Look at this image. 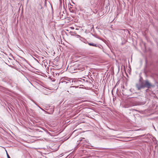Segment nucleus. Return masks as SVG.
I'll return each mask as SVG.
<instances>
[{"mask_svg":"<svg viewBox=\"0 0 158 158\" xmlns=\"http://www.w3.org/2000/svg\"><path fill=\"white\" fill-rule=\"evenodd\" d=\"M144 135H140L139 136H140V137H143V136H144Z\"/></svg>","mask_w":158,"mask_h":158,"instance_id":"nucleus-6","label":"nucleus"},{"mask_svg":"<svg viewBox=\"0 0 158 158\" xmlns=\"http://www.w3.org/2000/svg\"><path fill=\"white\" fill-rule=\"evenodd\" d=\"M88 44L90 46H94V47H97V46L96 44H94V43H88Z\"/></svg>","mask_w":158,"mask_h":158,"instance_id":"nucleus-3","label":"nucleus"},{"mask_svg":"<svg viewBox=\"0 0 158 158\" xmlns=\"http://www.w3.org/2000/svg\"><path fill=\"white\" fill-rule=\"evenodd\" d=\"M139 83H137L135 85L138 90H140L141 89L145 87L149 89L152 87H154L155 86L154 85L152 84L148 80L143 81L141 77L139 79Z\"/></svg>","mask_w":158,"mask_h":158,"instance_id":"nucleus-1","label":"nucleus"},{"mask_svg":"<svg viewBox=\"0 0 158 158\" xmlns=\"http://www.w3.org/2000/svg\"><path fill=\"white\" fill-rule=\"evenodd\" d=\"M7 156L8 158H10L9 155L7 153Z\"/></svg>","mask_w":158,"mask_h":158,"instance_id":"nucleus-4","label":"nucleus"},{"mask_svg":"<svg viewBox=\"0 0 158 158\" xmlns=\"http://www.w3.org/2000/svg\"><path fill=\"white\" fill-rule=\"evenodd\" d=\"M90 4L91 5H92L94 4V3H93L91 1H90Z\"/></svg>","mask_w":158,"mask_h":158,"instance_id":"nucleus-5","label":"nucleus"},{"mask_svg":"<svg viewBox=\"0 0 158 158\" xmlns=\"http://www.w3.org/2000/svg\"><path fill=\"white\" fill-rule=\"evenodd\" d=\"M76 88L75 86H70L69 88L68 89V90H67V91L70 94H72L75 91Z\"/></svg>","mask_w":158,"mask_h":158,"instance_id":"nucleus-2","label":"nucleus"}]
</instances>
